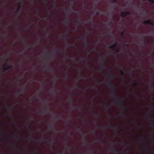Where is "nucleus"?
<instances>
[{
  "label": "nucleus",
  "mask_w": 154,
  "mask_h": 154,
  "mask_svg": "<svg viewBox=\"0 0 154 154\" xmlns=\"http://www.w3.org/2000/svg\"><path fill=\"white\" fill-rule=\"evenodd\" d=\"M8 116L9 118L12 120V122H14L12 118V115L11 112H9L8 114Z\"/></svg>",
  "instance_id": "nucleus-12"
},
{
  "label": "nucleus",
  "mask_w": 154,
  "mask_h": 154,
  "mask_svg": "<svg viewBox=\"0 0 154 154\" xmlns=\"http://www.w3.org/2000/svg\"><path fill=\"white\" fill-rule=\"evenodd\" d=\"M81 72H80V76H79V77L80 78H81L82 77V75H81Z\"/></svg>",
  "instance_id": "nucleus-44"
},
{
  "label": "nucleus",
  "mask_w": 154,
  "mask_h": 154,
  "mask_svg": "<svg viewBox=\"0 0 154 154\" xmlns=\"http://www.w3.org/2000/svg\"><path fill=\"white\" fill-rule=\"evenodd\" d=\"M79 23H81V20H79Z\"/></svg>",
  "instance_id": "nucleus-59"
},
{
  "label": "nucleus",
  "mask_w": 154,
  "mask_h": 154,
  "mask_svg": "<svg viewBox=\"0 0 154 154\" xmlns=\"http://www.w3.org/2000/svg\"><path fill=\"white\" fill-rule=\"evenodd\" d=\"M149 25H151L152 26H153L154 25V23L152 22H151Z\"/></svg>",
  "instance_id": "nucleus-36"
},
{
  "label": "nucleus",
  "mask_w": 154,
  "mask_h": 154,
  "mask_svg": "<svg viewBox=\"0 0 154 154\" xmlns=\"http://www.w3.org/2000/svg\"><path fill=\"white\" fill-rule=\"evenodd\" d=\"M82 60L83 61H85V62L87 61L86 60L85 58H82Z\"/></svg>",
  "instance_id": "nucleus-32"
},
{
  "label": "nucleus",
  "mask_w": 154,
  "mask_h": 154,
  "mask_svg": "<svg viewBox=\"0 0 154 154\" xmlns=\"http://www.w3.org/2000/svg\"><path fill=\"white\" fill-rule=\"evenodd\" d=\"M62 38L63 39V40H67V38H66V36H65L63 38Z\"/></svg>",
  "instance_id": "nucleus-33"
},
{
  "label": "nucleus",
  "mask_w": 154,
  "mask_h": 154,
  "mask_svg": "<svg viewBox=\"0 0 154 154\" xmlns=\"http://www.w3.org/2000/svg\"><path fill=\"white\" fill-rule=\"evenodd\" d=\"M111 144L112 145H114L115 144V141H111Z\"/></svg>",
  "instance_id": "nucleus-27"
},
{
  "label": "nucleus",
  "mask_w": 154,
  "mask_h": 154,
  "mask_svg": "<svg viewBox=\"0 0 154 154\" xmlns=\"http://www.w3.org/2000/svg\"><path fill=\"white\" fill-rule=\"evenodd\" d=\"M72 12V10H71V9H69V13H71Z\"/></svg>",
  "instance_id": "nucleus-47"
},
{
  "label": "nucleus",
  "mask_w": 154,
  "mask_h": 154,
  "mask_svg": "<svg viewBox=\"0 0 154 154\" xmlns=\"http://www.w3.org/2000/svg\"><path fill=\"white\" fill-rule=\"evenodd\" d=\"M23 89H22L21 91H19V92L20 93H22L23 92Z\"/></svg>",
  "instance_id": "nucleus-43"
},
{
  "label": "nucleus",
  "mask_w": 154,
  "mask_h": 154,
  "mask_svg": "<svg viewBox=\"0 0 154 154\" xmlns=\"http://www.w3.org/2000/svg\"><path fill=\"white\" fill-rule=\"evenodd\" d=\"M77 129L79 131H82V129L81 128H80L79 127Z\"/></svg>",
  "instance_id": "nucleus-30"
},
{
  "label": "nucleus",
  "mask_w": 154,
  "mask_h": 154,
  "mask_svg": "<svg viewBox=\"0 0 154 154\" xmlns=\"http://www.w3.org/2000/svg\"><path fill=\"white\" fill-rule=\"evenodd\" d=\"M1 131L2 132H3V130H2V128L1 129Z\"/></svg>",
  "instance_id": "nucleus-56"
},
{
  "label": "nucleus",
  "mask_w": 154,
  "mask_h": 154,
  "mask_svg": "<svg viewBox=\"0 0 154 154\" xmlns=\"http://www.w3.org/2000/svg\"><path fill=\"white\" fill-rule=\"evenodd\" d=\"M125 33V30H124L121 33V35L123 36L124 35Z\"/></svg>",
  "instance_id": "nucleus-25"
},
{
  "label": "nucleus",
  "mask_w": 154,
  "mask_h": 154,
  "mask_svg": "<svg viewBox=\"0 0 154 154\" xmlns=\"http://www.w3.org/2000/svg\"><path fill=\"white\" fill-rule=\"evenodd\" d=\"M112 128H114L119 132V130L120 129V128L119 127H115L114 126L110 125Z\"/></svg>",
  "instance_id": "nucleus-13"
},
{
  "label": "nucleus",
  "mask_w": 154,
  "mask_h": 154,
  "mask_svg": "<svg viewBox=\"0 0 154 154\" xmlns=\"http://www.w3.org/2000/svg\"><path fill=\"white\" fill-rule=\"evenodd\" d=\"M151 21L150 20H149L146 21H144L143 23L145 24H149L150 22H151Z\"/></svg>",
  "instance_id": "nucleus-11"
},
{
  "label": "nucleus",
  "mask_w": 154,
  "mask_h": 154,
  "mask_svg": "<svg viewBox=\"0 0 154 154\" xmlns=\"http://www.w3.org/2000/svg\"><path fill=\"white\" fill-rule=\"evenodd\" d=\"M134 84L135 85H139V84L137 82H134Z\"/></svg>",
  "instance_id": "nucleus-40"
},
{
  "label": "nucleus",
  "mask_w": 154,
  "mask_h": 154,
  "mask_svg": "<svg viewBox=\"0 0 154 154\" xmlns=\"http://www.w3.org/2000/svg\"><path fill=\"white\" fill-rule=\"evenodd\" d=\"M65 23L67 25H68L70 21V20L68 18H66V19L64 20Z\"/></svg>",
  "instance_id": "nucleus-10"
},
{
  "label": "nucleus",
  "mask_w": 154,
  "mask_h": 154,
  "mask_svg": "<svg viewBox=\"0 0 154 154\" xmlns=\"http://www.w3.org/2000/svg\"><path fill=\"white\" fill-rule=\"evenodd\" d=\"M83 134V136H84L85 137L86 134L85 133H84Z\"/></svg>",
  "instance_id": "nucleus-50"
},
{
  "label": "nucleus",
  "mask_w": 154,
  "mask_h": 154,
  "mask_svg": "<svg viewBox=\"0 0 154 154\" xmlns=\"http://www.w3.org/2000/svg\"><path fill=\"white\" fill-rule=\"evenodd\" d=\"M124 102V100L123 98L118 97V103L120 105L122 106V109L123 110V111L122 112V114L125 117H127V115L125 114L124 111L125 110V105L123 104Z\"/></svg>",
  "instance_id": "nucleus-1"
},
{
  "label": "nucleus",
  "mask_w": 154,
  "mask_h": 154,
  "mask_svg": "<svg viewBox=\"0 0 154 154\" xmlns=\"http://www.w3.org/2000/svg\"><path fill=\"white\" fill-rule=\"evenodd\" d=\"M8 109L9 110H11V108L10 107H9L8 108Z\"/></svg>",
  "instance_id": "nucleus-49"
},
{
  "label": "nucleus",
  "mask_w": 154,
  "mask_h": 154,
  "mask_svg": "<svg viewBox=\"0 0 154 154\" xmlns=\"http://www.w3.org/2000/svg\"><path fill=\"white\" fill-rule=\"evenodd\" d=\"M55 80H56L57 79V78H55Z\"/></svg>",
  "instance_id": "nucleus-62"
},
{
  "label": "nucleus",
  "mask_w": 154,
  "mask_h": 154,
  "mask_svg": "<svg viewBox=\"0 0 154 154\" xmlns=\"http://www.w3.org/2000/svg\"><path fill=\"white\" fill-rule=\"evenodd\" d=\"M65 149L66 150H68L69 151H71L72 150V148H71L70 147H65Z\"/></svg>",
  "instance_id": "nucleus-18"
},
{
  "label": "nucleus",
  "mask_w": 154,
  "mask_h": 154,
  "mask_svg": "<svg viewBox=\"0 0 154 154\" xmlns=\"http://www.w3.org/2000/svg\"><path fill=\"white\" fill-rule=\"evenodd\" d=\"M97 140L98 141H101V140H100V139H98Z\"/></svg>",
  "instance_id": "nucleus-52"
},
{
  "label": "nucleus",
  "mask_w": 154,
  "mask_h": 154,
  "mask_svg": "<svg viewBox=\"0 0 154 154\" xmlns=\"http://www.w3.org/2000/svg\"><path fill=\"white\" fill-rule=\"evenodd\" d=\"M70 102H72V99L71 98H70Z\"/></svg>",
  "instance_id": "nucleus-51"
},
{
  "label": "nucleus",
  "mask_w": 154,
  "mask_h": 154,
  "mask_svg": "<svg viewBox=\"0 0 154 154\" xmlns=\"http://www.w3.org/2000/svg\"><path fill=\"white\" fill-rule=\"evenodd\" d=\"M100 116V114L98 113L96 114V117L97 118L98 117ZM97 120L98 121V119H97Z\"/></svg>",
  "instance_id": "nucleus-37"
},
{
  "label": "nucleus",
  "mask_w": 154,
  "mask_h": 154,
  "mask_svg": "<svg viewBox=\"0 0 154 154\" xmlns=\"http://www.w3.org/2000/svg\"><path fill=\"white\" fill-rule=\"evenodd\" d=\"M47 112V110H45L44 111V113H46Z\"/></svg>",
  "instance_id": "nucleus-48"
},
{
  "label": "nucleus",
  "mask_w": 154,
  "mask_h": 154,
  "mask_svg": "<svg viewBox=\"0 0 154 154\" xmlns=\"http://www.w3.org/2000/svg\"><path fill=\"white\" fill-rule=\"evenodd\" d=\"M75 61H78V60L77 59H75Z\"/></svg>",
  "instance_id": "nucleus-55"
},
{
  "label": "nucleus",
  "mask_w": 154,
  "mask_h": 154,
  "mask_svg": "<svg viewBox=\"0 0 154 154\" xmlns=\"http://www.w3.org/2000/svg\"><path fill=\"white\" fill-rule=\"evenodd\" d=\"M31 131H30L29 132V134H28V136L29 137V140H31Z\"/></svg>",
  "instance_id": "nucleus-16"
},
{
  "label": "nucleus",
  "mask_w": 154,
  "mask_h": 154,
  "mask_svg": "<svg viewBox=\"0 0 154 154\" xmlns=\"http://www.w3.org/2000/svg\"><path fill=\"white\" fill-rule=\"evenodd\" d=\"M104 58H103L101 61V67L102 68L104 69L106 67V64L104 62Z\"/></svg>",
  "instance_id": "nucleus-6"
},
{
  "label": "nucleus",
  "mask_w": 154,
  "mask_h": 154,
  "mask_svg": "<svg viewBox=\"0 0 154 154\" xmlns=\"http://www.w3.org/2000/svg\"><path fill=\"white\" fill-rule=\"evenodd\" d=\"M82 40H83L84 41V44L85 45V46L87 45H88V44L85 41L86 40V38L85 37H84L82 38Z\"/></svg>",
  "instance_id": "nucleus-14"
},
{
  "label": "nucleus",
  "mask_w": 154,
  "mask_h": 154,
  "mask_svg": "<svg viewBox=\"0 0 154 154\" xmlns=\"http://www.w3.org/2000/svg\"><path fill=\"white\" fill-rule=\"evenodd\" d=\"M145 153H149V152H145Z\"/></svg>",
  "instance_id": "nucleus-54"
},
{
  "label": "nucleus",
  "mask_w": 154,
  "mask_h": 154,
  "mask_svg": "<svg viewBox=\"0 0 154 154\" xmlns=\"http://www.w3.org/2000/svg\"><path fill=\"white\" fill-rule=\"evenodd\" d=\"M65 78L66 79H67L69 78V77H68L67 75V73H66L65 75Z\"/></svg>",
  "instance_id": "nucleus-31"
},
{
  "label": "nucleus",
  "mask_w": 154,
  "mask_h": 154,
  "mask_svg": "<svg viewBox=\"0 0 154 154\" xmlns=\"http://www.w3.org/2000/svg\"><path fill=\"white\" fill-rule=\"evenodd\" d=\"M75 88H77L78 87V85L77 83L75 84Z\"/></svg>",
  "instance_id": "nucleus-39"
},
{
  "label": "nucleus",
  "mask_w": 154,
  "mask_h": 154,
  "mask_svg": "<svg viewBox=\"0 0 154 154\" xmlns=\"http://www.w3.org/2000/svg\"><path fill=\"white\" fill-rule=\"evenodd\" d=\"M53 5H52V7H53V8H55V2L54 1H53Z\"/></svg>",
  "instance_id": "nucleus-34"
},
{
  "label": "nucleus",
  "mask_w": 154,
  "mask_h": 154,
  "mask_svg": "<svg viewBox=\"0 0 154 154\" xmlns=\"http://www.w3.org/2000/svg\"><path fill=\"white\" fill-rule=\"evenodd\" d=\"M9 143L11 146H14V144L13 143H12V142H11L10 141L9 142Z\"/></svg>",
  "instance_id": "nucleus-24"
},
{
  "label": "nucleus",
  "mask_w": 154,
  "mask_h": 154,
  "mask_svg": "<svg viewBox=\"0 0 154 154\" xmlns=\"http://www.w3.org/2000/svg\"><path fill=\"white\" fill-rule=\"evenodd\" d=\"M96 14L97 15H99L100 14V12H99V11H97V12H96Z\"/></svg>",
  "instance_id": "nucleus-42"
},
{
  "label": "nucleus",
  "mask_w": 154,
  "mask_h": 154,
  "mask_svg": "<svg viewBox=\"0 0 154 154\" xmlns=\"http://www.w3.org/2000/svg\"><path fill=\"white\" fill-rule=\"evenodd\" d=\"M154 83H153L152 84H150L149 85V87L150 88H154Z\"/></svg>",
  "instance_id": "nucleus-17"
},
{
  "label": "nucleus",
  "mask_w": 154,
  "mask_h": 154,
  "mask_svg": "<svg viewBox=\"0 0 154 154\" xmlns=\"http://www.w3.org/2000/svg\"><path fill=\"white\" fill-rule=\"evenodd\" d=\"M117 52H120V49L119 48H118L117 50Z\"/></svg>",
  "instance_id": "nucleus-41"
},
{
  "label": "nucleus",
  "mask_w": 154,
  "mask_h": 154,
  "mask_svg": "<svg viewBox=\"0 0 154 154\" xmlns=\"http://www.w3.org/2000/svg\"><path fill=\"white\" fill-rule=\"evenodd\" d=\"M38 113H42L43 112L42 111H38Z\"/></svg>",
  "instance_id": "nucleus-46"
},
{
  "label": "nucleus",
  "mask_w": 154,
  "mask_h": 154,
  "mask_svg": "<svg viewBox=\"0 0 154 154\" xmlns=\"http://www.w3.org/2000/svg\"><path fill=\"white\" fill-rule=\"evenodd\" d=\"M107 85L108 87L111 89L112 94L115 96L117 97L118 95L116 91L115 85L113 84L112 82L111 81H109Z\"/></svg>",
  "instance_id": "nucleus-2"
},
{
  "label": "nucleus",
  "mask_w": 154,
  "mask_h": 154,
  "mask_svg": "<svg viewBox=\"0 0 154 154\" xmlns=\"http://www.w3.org/2000/svg\"><path fill=\"white\" fill-rule=\"evenodd\" d=\"M108 77L109 79H112L113 78V76L109 74H108Z\"/></svg>",
  "instance_id": "nucleus-19"
},
{
  "label": "nucleus",
  "mask_w": 154,
  "mask_h": 154,
  "mask_svg": "<svg viewBox=\"0 0 154 154\" xmlns=\"http://www.w3.org/2000/svg\"><path fill=\"white\" fill-rule=\"evenodd\" d=\"M131 14V12L129 11H125L122 12L120 14L121 16L122 17H124L127 15L130 14Z\"/></svg>",
  "instance_id": "nucleus-5"
},
{
  "label": "nucleus",
  "mask_w": 154,
  "mask_h": 154,
  "mask_svg": "<svg viewBox=\"0 0 154 154\" xmlns=\"http://www.w3.org/2000/svg\"><path fill=\"white\" fill-rule=\"evenodd\" d=\"M110 151L112 152L114 154H119V151L114 148H112L110 149Z\"/></svg>",
  "instance_id": "nucleus-7"
},
{
  "label": "nucleus",
  "mask_w": 154,
  "mask_h": 154,
  "mask_svg": "<svg viewBox=\"0 0 154 154\" xmlns=\"http://www.w3.org/2000/svg\"><path fill=\"white\" fill-rule=\"evenodd\" d=\"M113 1L114 2H116L115 0H113Z\"/></svg>",
  "instance_id": "nucleus-63"
},
{
  "label": "nucleus",
  "mask_w": 154,
  "mask_h": 154,
  "mask_svg": "<svg viewBox=\"0 0 154 154\" xmlns=\"http://www.w3.org/2000/svg\"><path fill=\"white\" fill-rule=\"evenodd\" d=\"M20 39L21 40V41L23 42V44H26V43L25 42L23 38H21V37H20Z\"/></svg>",
  "instance_id": "nucleus-15"
},
{
  "label": "nucleus",
  "mask_w": 154,
  "mask_h": 154,
  "mask_svg": "<svg viewBox=\"0 0 154 154\" xmlns=\"http://www.w3.org/2000/svg\"><path fill=\"white\" fill-rule=\"evenodd\" d=\"M116 45L114 44L110 46L109 47L110 48H114L116 47Z\"/></svg>",
  "instance_id": "nucleus-21"
},
{
  "label": "nucleus",
  "mask_w": 154,
  "mask_h": 154,
  "mask_svg": "<svg viewBox=\"0 0 154 154\" xmlns=\"http://www.w3.org/2000/svg\"><path fill=\"white\" fill-rule=\"evenodd\" d=\"M77 13V12H74V11H73L72 12V13L74 14H76Z\"/></svg>",
  "instance_id": "nucleus-45"
},
{
  "label": "nucleus",
  "mask_w": 154,
  "mask_h": 154,
  "mask_svg": "<svg viewBox=\"0 0 154 154\" xmlns=\"http://www.w3.org/2000/svg\"><path fill=\"white\" fill-rule=\"evenodd\" d=\"M149 2L152 3V4L154 3V0H148Z\"/></svg>",
  "instance_id": "nucleus-28"
},
{
  "label": "nucleus",
  "mask_w": 154,
  "mask_h": 154,
  "mask_svg": "<svg viewBox=\"0 0 154 154\" xmlns=\"http://www.w3.org/2000/svg\"><path fill=\"white\" fill-rule=\"evenodd\" d=\"M57 92V91L56 92H55L54 91H52V93L53 95H55L56 94V93Z\"/></svg>",
  "instance_id": "nucleus-29"
},
{
  "label": "nucleus",
  "mask_w": 154,
  "mask_h": 154,
  "mask_svg": "<svg viewBox=\"0 0 154 154\" xmlns=\"http://www.w3.org/2000/svg\"><path fill=\"white\" fill-rule=\"evenodd\" d=\"M13 137H16V138L18 140L19 138V137H18L17 136V135H14L13 136Z\"/></svg>",
  "instance_id": "nucleus-26"
},
{
  "label": "nucleus",
  "mask_w": 154,
  "mask_h": 154,
  "mask_svg": "<svg viewBox=\"0 0 154 154\" xmlns=\"http://www.w3.org/2000/svg\"><path fill=\"white\" fill-rule=\"evenodd\" d=\"M45 68L49 70L50 71L52 72L53 73H54V71L53 69L52 68H50L48 66H45Z\"/></svg>",
  "instance_id": "nucleus-9"
},
{
  "label": "nucleus",
  "mask_w": 154,
  "mask_h": 154,
  "mask_svg": "<svg viewBox=\"0 0 154 154\" xmlns=\"http://www.w3.org/2000/svg\"><path fill=\"white\" fill-rule=\"evenodd\" d=\"M120 71L122 75H123L125 74V71L123 69H121Z\"/></svg>",
  "instance_id": "nucleus-20"
},
{
  "label": "nucleus",
  "mask_w": 154,
  "mask_h": 154,
  "mask_svg": "<svg viewBox=\"0 0 154 154\" xmlns=\"http://www.w3.org/2000/svg\"><path fill=\"white\" fill-rule=\"evenodd\" d=\"M125 45L127 46H128V45H128V44H125Z\"/></svg>",
  "instance_id": "nucleus-57"
},
{
  "label": "nucleus",
  "mask_w": 154,
  "mask_h": 154,
  "mask_svg": "<svg viewBox=\"0 0 154 154\" xmlns=\"http://www.w3.org/2000/svg\"><path fill=\"white\" fill-rule=\"evenodd\" d=\"M4 66L5 67L3 69L4 71H5L9 69H11L13 68V66L11 65H9L7 63H5L4 65Z\"/></svg>",
  "instance_id": "nucleus-4"
},
{
  "label": "nucleus",
  "mask_w": 154,
  "mask_h": 154,
  "mask_svg": "<svg viewBox=\"0 0 154 154\" xmlns=\"http://www.w3.org/2000/svg\"><path fill=\"white\" fill-rule=\"evenodd\" d=\"M147 120L152 122V127L154 129V119L149 114H147Z\"/></svg>",
  "instance_id": "nucleus-3"
},
{
  "label": "nucleus",
  "mask_w": 154,
  "mask_h": 154,
  "mask_svg": "<svg viewBox=\"0 0 154 154\" xmlns=\"http://www.w3.org/2000/svg\"><path fill=\"white\" fill-rule=\"evenodd\" d=\"M54 52L56 51L57 50H54Z\"/></svg>",
  "instance_id": "nucleus-61"
},
{
  "label": "nucleus",
  "mask_w": 154,
  "mask_h": 154,
  "mask_svg": "<svg viewBox=\"0 0 154 154\" xmlns=\"http://www.w3.org/2000/svg\"><path fill=\"white\" fill-rule=\"evenodd\" d=\"M4 136L5 138H7V136L5 135H4Z\"/></svg>",
  "instance_id": "nucleus-53"
},
{
  "label": "nucleus",
  "mask_w": 154,
  "mask_h": 154,
  "mask_svg": "<svg viewBox=\"0 0 154 154\" xmlns=\"http://www.w3.org/2000/svg\"><path fill=\"white\" fill-rule=\"evenodd\" d=\"M72 109H77V108L76 107H75L73 106H72Z\"/></svg>",
  "instance_id": "nucleus-35"
},
{
  "label": "nucleus",
  "mask_w": 154,
  "mask_h": 154,
  "mask_svg": "<svg viewBox=\"0 0 154 154\" xmlns=\"http://www.w3.org/2000/svg\"><path fill=\"white\" fill-rule=\"evenodd\" d=\"M96 51V50H95V49H94L93 50V52H94V51Z\"/></svg>",
  "instance_id": "nucleus-58"
},
{
  "label": "nucleus",
  "mask_w": 154,
  "mask_h": 154,
  "mask_svg": "<svg viewBox=\"0 0 154 154\" xmlns=\"http://www.w3.org/2000/svg\"><path fill=\"white\" fill-rule=\"evenodd\" d=\"M118 42H115L114 45H116V46L118 45Z\"/></svg>",
  "instance_id": "nucleus-38"
},
{
  "label": "nucleus",
  "mask_w": 154,
  "mask_h": 154,
  "mask_svg": "<svg viewBox=\"0 0 154 154\" xmlns=\"http://www.w3.org/2000/svg\"><path fill=\"white\" fill-rule=\"evenodd\" d=\"M67 46H68V47L69 46V44H67Z\"/></svg>",
  "instance_id": "nucleus-64"
},
{
  "label": "nucleus",
  "mask_w": 154,
  "mask_h": 154,
  "mask_svg": "<svg viewBox=\"0 0 154 154\" xmlns=\"http://www.w3.org/2000/svg\"><path fill=\"white\" fill-rule=\"evenodd\" d=\"M88 33H89V32H86V34H88Z\"/></svg>",
  "instance_id": "nucleus-60"
},
{
  "label": "nucleus",
  "mask_w": 154,
  "mask_h": 154,
  "mask_svg": "<svg viewBox=\"0 0 154 154\" xmlns=\"http://www.w3.org/2000/svg\"><path fill=\"white\" fill-rule=\"evenodd\" d=\"M48 129L52 131H55V129L54 127V125L53 124L49 125L48 127Z\"/></svg>",
  "instance_id": "nucleus-8"
},
{
  "label": "nucleus",
  "mask_w": 154,
  "mask_h": 154,
  "mask_svg": "<svg viewBox=\"0 0 154 154\" xmlns=\"http://www.w3.org/2000/svg\"><path fill=\"white\" fill-rule=\"evenodd\" d=\"M22 8V6H20L18 8V10L19 11H21Z\"/></svg>",
  "instance_id": "nucleus-23"
},
{
  "label": "nucleus",
  "mask_w": 154,
  "mask_h": 154,
  "mask_svg": "<svg viewBox=\"0 0 154 154\" xmlns=\"http://www.w3.org/2000/svg\"><path fill=\"white\" fill-rule=\"evenodd\" d=\"M152 142L153 143H154V133L153 132L152 133Z\"/></svg>",
  "instance_id": "nucleus-22"
}]
</instances>
